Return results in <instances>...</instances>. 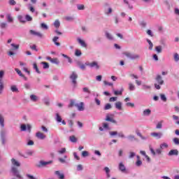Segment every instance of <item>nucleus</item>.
<instances>
[{"instance_id": "obj_1", "label": "nucleus", "mask_w": 179, "mask_h": 179, "mask_svg": "<svg viewBox=\"0 0 179 179\" xmlns=\"http://www.w3.org/2000/svg\"><path fill=\"white\" fill-rule=\"evenodd\" d=\"M20 166V162H19V161L16 160L14 158L11 159V173H13V176H15V177H17V178L22 179V176H20L19 169H17Z\"/></svg>"}, {"instance_id": "obj_2", "label": "nucleus", "mask_w": 179, "mask_h": 179, "mask_svg": "<svg viewBox=\"0 0 179 179\" xmlns=\"http://www.w3.org/2000/svg\"><path fill=\"white\" fill-rule=\"evenodd\" d=\"M0 127L1 130L0 131L1 138H6V129H5V117L2 113H0Z\"/></svg>"}, {"instance_id": "obj_3", "label": "nucleus", "mask_w": 179, "mask_h": 179, "mask_svg": "<svg viewBox=\"0 0 179 179\" xmlns=\"http://www.w3.org/2000/svg\"><path fill=\"white\" fill-rule=\"evenodd\" d=\"M163 85H164V80L160 74H157L155 77V83L154 84L155 89H157V90H160Z\"/></svg>"}, {"instance_id": "obj_4", "label": "nucleus", "mask_w": 179, "mask_h": 179, "mask_svg": "<svg viewBox=\"0 0 179 179\" xmlns=\"http://www.w3.org/2000/svg\"><path fill=\"white\" fill-rule=\"evenodd\" d=\"M123 54L125 55V57L132 60L139 59V58H141V55L138 54H132L129 52H124Z\"/></svg>"}, {"instance_id": "obj_5", "label": "nucleus", "mask_w": 179, "mask_h": 179, "mask_svg": "<svg viewBox=\"0 0 179 179\" xmlns=\"http://www.w3.org/2000/svg\"><path fill=\"white\" fill-rule=\"evenodd\" d=\"M52 160L48 162L41 160L39 161L38 164L36 165V167H37L38 169H41L43 167H45V166H48V164H52Z\"/></svg>"}, {"instance_id": "obj_6", "label": "nucleus", "mask_w": 179, "mask_h": 179, "mask_svg": "<svg viewBox=\"0 0 179 179\" xmlns=\"http://www.w3.org/2000/svg\"><path fill=\"white\" fill-rule=\"evenodd\" d=\"M70 79L71 80V83H73V87H76V85L78 82L76 81V79H78V73L76 72L73 71L72 73L70 75Z\"/></svg>"}, {"instance_id": "obj_7", "label": "nucleus", "mask_w": 179, "mask_h": 179, "mask_svg": "<svg viewBox=\"0 0 179 179\" xmlns=\"http://www.w3.org/2000/svg\"><path fill=\"white\" fill-rule=\"evenodd\" d=\"M20 131L21 132H26V131H31V125L22 124L20 125Z\"/></svg>"}, {"instance_id": "obj_8", "label": "nucleus", "mask_w": 179, "mask_h": 179, "mask_svg": "<svg viewBox=\"0 0 179 179\" xmlns=\"http://www.w3.org/2000/svg\"><path fill=\"white\" fill-rule=\"evenodd\" d=\"M86 66H90V68H96V69H100V66H99V64L97 62H93L92 63L87 62H85Z\"/></svg>"}, {"instance_id": "obj_9", "label": "nucleus", "mask_w": 179, "mask_h": 179, "mask_svg": "<svg viewBox=\"0 0 179 179\" xmlns=\"http://www.w3.org/2000/svg\"><path fill=\"white\" fill-rule=\"evenodd\" d=\"M149 149H150V152H151V154L152 155V156H156V155H162V148H157L155 151L153 148H152V146L150 145Z\"/></svg>"}, {"instance_id": "obj_10", "label": "nucleus", "mask_w": 179, "mask_h": 179, "mask_svg": "<svg viewBox=\"0 0 179 179\" xmlns=\"http://www.w3.org/2000/svg\"><path fill=\"white\" fill-rule=\"evenodd\" d=\"M102 127H99V131H101V132H103V131H110V129H111V128H110V126L108 125V123L107 122H103L102 124Z\"/></svg>"}, {"instance_id": "obj_11", "label": "nucleus", "mask_w": 179, "mask_h": 179, "mask_svg": "<svg viewBox=\"0 0 179 179\" xmlns=\"http://www.w3.org/2000/svg\"><path fill=\"white\" fill-rule=\"evenodd\" d=\"M111 117H113V114L106 115L105 120L108 121V122H112V124H117V120H114Z\"/></svg>"}, {"instance_id": "obj_12", "label": "nucleus", "mask_w": 179, "mask_h": 179, "mask_svg": "<svg viewBox=\"0 0 179 179\" xmlns=\"http://www.w3.org/2000/svg\"><path fill=\"white\" fill-rule=\"evenodd\" d=\"M46 59H48V61H50V62H51L52 64H55V65H59V59H58V58H51L50 57H46Z\"/></svg>"}, {"instance_id": "obj_13", "label": "nucleus", "mask_w": 179, "mask_h": 179, "mask_svg": "<svg viewBox=\"0 0 179 179\" xmlns=\"http://www.w3.org/2000/svg\"><path fill=\"white\" fill-rule=\"evenodd\" d=\"M85 103L83 102H80V103H76L75 106L77 107L78 111H85V106H83Z\"/></svg>"}, {"instance_id": "obj_14", "label": "nucleus", "mask_w": 179, "mask_h": 179, "mask_svg": "<svg viewBox=\"0 0 179 179\" xmlns=\"http://www.w3.org/2000/svg\"><path fill=\"white\" fill-rule=\"evenodd\" d=\"M29 33L32 36H36L37 37H39L40 38H43V34H41L40 32H37L33 29L29 30Z\"/></svg>"}, {"instance_id": "obj_15", "label": "nucleus", "mask_w": 179, "mask_h": 179, "mask_svg": "<svg viewBox=\"0 0 179 179\" xmlns=\"http://www.w3.org/2000/svg\"><path fill=\"white\" fill-rule=\"evenodd\" d=\"M118 169L122 173H125L127 171V167H125V165L122 162L119 163Z\"/></svg>"}, {"instance_id": "obj_16", "label": "nucleus", "mask_w": 179, "mask_h": 179, "mask_svg": "<svg viewBox=\"0 0 179 179\" xmlns=\"http://www.w3.org/2000/svg\"><path fill=\"white\" fill-rule=\"evenodd\" d=\"M151 136H153L154 138H157V139H160L163 136V134L162 132H152L150 134Z\"/></svg>"}, {"instance_id": "obj_17", "label": "nucleus", "mask_w": 179, "mask_h": 179, "mask_svg": "<svg viewBox=\"0 0 179 179\" xmlns=\"http://www.w3.org/2000/svg\"><path fill=\"white\" fill-rule=\"evenodd\" d=\"M178 150L175 149V150H171L168 153V155L169 156H178Z\"/></svg>"}, {"instance_id": "obj_18", "label": "nucleus", "mask_w": 179, "mask_h": 179, "mask_svg": "<svg viewBox=\"0 0 179 179\" xmlns=\"http://www.w3.org/2000/svg\"><path fill=\"white\" fill-rule=\"evenodd\" d=\"M36 138H38V139H41V140L45 139L46 138L45 135L40 131L36 132Z\"/></svg>"}, {"instance_id": "obj_19", "label": "nucleus", "mask_w": 179, "mask_h": 179, "mask_svg": "<svg viewBox=\"0 0 179 179\" xmlns=\"http://www.w3.org/2000/svg\"><path fill=\"white\" fill-rule=\"evenodd\" d=\"M115 107L117 110H119V111H122V102L117 101L115 103Z\"/></svg>"}, {"instance_id": "obj_20", "label": "nucleus", "mask_w": 179, "mask_h": 179, "mask_svg": "<svg viewBox=\"0 0 179 179\" xmlns=\"http://www.w3.org/2000/svg\"><path fill=\"white\" fill-rule=\"evenodd\" d=\"M29 99H30L31 101L36 103V102L38 101L39 98H38V96H37V95L31 94L29 96Z\"/></svg>"}, {"instance_id": "obj_21", "label": "nucleus", "mask_w": 179, "mask_h": 179, "mask_svg": "<svg viewBox=\"0 0 179 179\" xmlns=\"http://www.w3.org/2000/svg\"><path fill=\"white\" fill-rule=\"evenodd\" d=\"M136 135L139 136L142 141H148V139H149V136H143L141 132H136Z\"/></svg>"}, {"instance_id": "obj_22", "label": "nucleus", "mask_w": 179, "mask_h": 179, "mask_svg": "<svg viewBox=\"0 0 179 179\" xmlns=\"http://www.w3.org/2000/svg\"><path fill=\"white\" fill-rule=\"evenodd\" d=\"M105 36L110 41H114V37L111 34L108 33V31H106Z\"/></svg>"}, {"instance_id": "obj_23", "label": "nucleus", "mask_w": 179, "mask_h": 179, "mask_svg": "<svg viewBox=\"0 0 179 179\" xmlns=\"http://www.w3.org/2000/svg\"><path fill=\"white\" fill-rule=\"evenodd\" d=\"M55 174L57 176L59 179H64L65 178V175L64 173H61L59 171H56L55 172Z\"/></svg>"}, {"instance_id": "obj_24", "label": "nucleus", "mask_w": 179, "mask_h": 179, "mask_svg": "<svg viewBox=\"0 0 179 179\" xmlns=\"http://www.w3.org/2000/svg\"><path fill=\"white\" fill-rule=\"evenodd\" d=\"M152 114V110L150 109H145L143 112V117H149Z\"/></svg>"}, {"instance_id": "obj_25", "label": "nucleus", "mask_w": 179, "mask_h": 179, "mask_svg": "<svg viewBox=\"0 0 179 179\" xmlns=\"http://www.w3.org/2000/svg\"><path fill=\"white\" fill-rule=\"evenodd\" d=\"M77 41L79 43L81 47H83L84 48H86V47H87V44H86V42H85V41L80 38H78Z\"/></svg>"}, {"instance_id": "obj_26", "label": "nucleus", "mask_w": 179, "mask_h": 179, "mask_svg": "<svg viewBox=\"0 0 179 179\" xmlns=\"http://www.w3.org/2000/svg\"><path fill=\"white\" fill-rule=\"evenodd\" d=\"M6 17L8 23H12L13 22V17H12V15L10 13L6 14Z\"/></svg>"}, {"instance_id": "obj_27", "label": "nucleus", "mask_w": 179, "mask_h": 179, "mask_svg": "<svg viewBox=\"0 0 179 179\" xmlns=\"http://www.w3.org/2000/svg\"><path fill=\"white\" fill-rule=\"evenodd\" d=\"M0 28L3 30L8 29V23L5 22H0Z\"/></svg>"}, {"instance_id": "obj_28", "label": "nucleus", "mask_w": 179, "mask_h": 179, "mask_svg": "<svg viewBox=\"0 0 179 179\" xmlns=\"http://www.w3.org/2000/svg\"><path fill=\"white\" fill-rule=\"evenodd\" d=\"M10 90L13 93H19V89L17 88V87L16 85H12L10 87Z\"/></svg>"}, {"instance_id": "obj_29", "label": "nucleus", "mask_w": 179, "mask_h": 179, "mask_svg": "<svg viewBox=\"0 0 179 179\" xmlns=\"http://www.w3.org/2000/svg\"><path fill=\"white\" fill-rule=\"evenodd\" d=\"M59 38V37L58 36H55L53 38H52V41L53 43L55 44V45H57V47H59V45H61V43L57 42L58 41V39Z\"/></svg>"}, {"instance_id": "obj_30", "label": "nucleus", "mask_w": 179, "mask_h": 179, "mask_svg": "<svg viewBox=\"0 0 179 179\" xmlns=\"http://www.w3.org/2000/svg\"><path fill=\"white\" fill-rule=\"evenodd\" d=\"M127 139H128V141H129V142H134V141H136V138L132 134L129 135L127 136Z\"/></svg>"}, {"instance_id": "obj_31", "label": "nucleus", "mask_w": 179, "mask_h": 179, "mask_svg": "<svg viewBox=\"0 0 179 179\" xmlns=\"http://www.w3.org/2000/svg\"><path fill=\"white\" fill-rule=\"evenodd\" d=\"M70 142H72V143H76L78 142V138L75 136H71L69 137Z\"/></svg>"}, {"instance_id": "obj_32", "label": "nucleus", "mask_w": 179, "mask_h": 179, "mask_svg": "<svg viewBox=\"0 0 179 179\" xmlns=\"http://www.w3.org/2000/svg\"><path fill=\"white\" fill-rule=\"evenodd\" d=\"M123 92H124V88H121V90L120 91L114 90L113 93L115 96H121Z\"/></svg>"}, {"instance_id": "obj_33", "label": "nucleus", "mask_w": 179, "mask_h": 179, "mask_svg": "<svg viewBox=\"0 0 179 179\" xmlns=\"http://www.w3.org/2000/svg\"><path fill=\"white\" fill-rule=\"evenodd\" d=\"M55 120L57 122H62V117H61L59 113H56Z\"/></svg>"}, {"instance_id": "obj_34", "label": "nucleus", "mask_w": 179, "mask_h": 179, "mask_svg": "<svg viewBox=\"0 0 179 179\" xmlns=\"http://www.w3.org/2000/svg\"><path fill=\"white\" fill-rule=\"evenodd\" d=\"M17 19L20 23H26V20H24V17H22V15H18Z\"/></svg>"}, {"instance_id": "obj_35", "label": "nucleus", "mask_w": 179, "mask_h": 179, "mask_svg": "<svg viewBox=\"0 0 179 179\" xmlns=\"http://www.w3.org/2000/svg\"><path fill=\"white\" fill-rule=\"evenodd\" d=\"M136 87H135V85L132 84V83H129V90H130V92H134V90H135Z\"/></svg>"}, {"instance_id": "obj_36", "label": "nucleus", "mask_w": 179, "mask_h": 179, "mask_svg": "<svg viewBox=\"0 0 179 179\" xmlns=\"http://www.w3.org/2000/svg\"><path fill=\"white\" fill-rule=\"evenodd\" d=\"M25 21L26 22H32L33 21V17L30 16V15H25Z\"/></svg>"}, {"instance_id": "obj_37", "label": "nucleus", "mask_w": 179, "mask_h": 179, "mask_svg": "<svg viewBox=\"0 0 179 179\" xmlns=\"http://www.w3.org/2000/svg\"><path fill=\"white\" fill-rule=\"evenodd\" d=\"M78 66H80V69H82L83 71H85V69H86V64H82L80 62H78Z\"/></svg>"}, {"instance_id": "obj_38", "label": "nucleus", "mask_w": 179, "mask_h": 179, "mask_svg": "<svg viewBox=\"0 0 179 179\" xmlns=\"http://www.w3.org/2000/svg\"><path fill=\"white\" fill-rule=\"evenodd\" d=\"M54 26L56 29H59V26H61V22H59V20H56L54 22Z\"/></svg>"}, {"instance_id": "obj_39", "label": "nucleus", "mask_w": 179, "mask_h": 179, "mask_svg": "<svg viewBox=\"0 0 179 179\" xmlns=\"http://www.w3.org/2000/svg\"><path fill=\"white\" fill-rule=\"evenodd\" d=\"M64 19L67 22H73V20H75V18L72 16H66L64 17Z\"/></svg>"}, {"instance_id": "obj_40", "label": "nucleus", "mask_w": 179, "mask_h": 179, "mask_svg": "<svg viewBox=\"0 0 179 179\" xmlns=\"http://www.w3.org/2000/svg\"><path fill=\"white\" fill-rule=\"evenodd\" d=\"M43 103L45 106H50V98H48V97L44 98Z\"/></svg>"}, {"instance_id": "obj_41", "label": "nucleus", "mask_w": 179, "mask_h": 179, "mask_svg": "<svg viewBox=\"0 0 179 179\" xmlns=\"http://www.w3.org/2000/svg\"><path fill=\"white\" fill-rule=\"evenodd\" d=\"M124 3H126V5L128 6L129 9H134V6L131 4H129V1L128 0H123Z\"/></svg>"}, {"instance_id": "obj_42", "label": "nucleus", "mask_w": 179, "mask_h": 179, "mask_svg": "<svg viewBox=\"0 0 179 179\" xmlns=\"http://www.w3.org/2000/svg\"><path fill=\"white\" fill-rule=\"evenodd\" d=\"M33 65H34V69H35L36 73H38V74L41 73V72L40 70L38 69V67L37 66V64L34 63Z\"/></svg>"}, {"instance_id": "obj_43", "label": "nucleus", "mask_w": 179, "mask_h": 179, "mask_svg": "<svg viewBox=\"0 0 179 179\" xmlns=\"http://www.w3.org/2000/svg\"><path fill=\"white\" fill-rule=\"evenodd\" d=\"M157 129H162L163 128V121L159 122L156 126Z\"/></svg>"}, {"instance_id": "obj_44", "label": "nucleus", "mask_w": 179, "mask_h": 179, "mask_svg": "<svg viewBox=\"0 0 179 179\" xmlns=\"http://www.w3.org/2000/svg\"><path fill=\"white\" fill-rule=\"evenodd\" d=\"M111 108H113V106L110 103H106L103 108L105 110H111Z\"/></svg>"}, {"instance_id": "obj_45", "label": "nucleus", "mask_w": 179, "mask_h": 179, "mask_svg": "<svg viewBox=\"0 0 179 179\" xmlns=\"http://www.w3.org/2000/svg\"><path fill=\"white\" fill-rule=\"evenodd\" d=\"M77 8L78 10H85V5L83 4H78Z\"/></svg>"}, {"instance_id": "obj_46", "label": "nucleus", "mask_w": 179, "mask_h": 179, "mask_svg": "<svg viewBox=\"0 0 179 179\" xmlns=\"http://www.w3.org/2000/svg\"><path fill=\"white\" fill-rule=\"evenodd\" d=\"M42 65H43V69H48L50 68V64L45 62H41Z\"/></svg>"}, {"instance_id": "obj_47", "label": "nucleus", "mask_w": 179, "mask_h": 179, "mask_svg": "<svg viewBox=\"0 0 179 179\" xmlns=\"http://www.w3.org/2000/svg\"><path fill=\"white\" fill-rule=\"evenodd\" d=\"M173 59H174L175 62H178V61H179V55H178V53H175L173 55Z\"/></svg>"}, {"instance_id": "obj_48", "label": "nucleus", "mask_w": 179, "mask_h": 179, "mask_svg": "<svg viewBox=\"0 0 179 179\" xmlns=\"http://www.w3.org/2000/svg\"><path fill=\"white\" fill-rule=\"evenodd\" d=\"M147 42L149 44V50H153V43H152V41L150 40H149L148 38H147Z\"/></svg>"}, {"instance_id": "obj_49", "label": "nucleus", "mask_w": 179, "mask_h": 179, "mask_svg": "<svg viewBox=\"0 0 179 179\" xmlns=\"http://www.w3.org/2000/svg\"><path fill=\"white\" fill-rule=\"evenodd\" d=\"M159 148H160V149H164V148H169V145L167 144V143H163L160 144Z\"/></svg>"}, {"instance_id": "obj_50", "label": "nucleus", "mask_w": 179, "mask_h": 179, "mask_svg": "<svg viewBox=\"0 0 179 179\" xmlns=\"http://www.w3.org/2000/svg\"><path fill=\"white\" fill-rule=\"evenodd\" d=\"M41 29H43V30H48V26L45 24V23H41Z\"/></svg>"}, {"instance_id": "obj_51", "label": "nucleus", "mask_w": 179, "mask_h": 179, "mask_svg": "<svg viewBox=\"0 0 179 179\" xmlns=\"http://www.w3.org/2000/svg\"><path fill=\"white\" fill-rule=\"evenodd\" d=\"M28 8H29L30 12H31L32 13H34V12L36 11V10L34 9V7H33V6H31V4H29Z\"/></svg>"}, {"instance_id": "obj_52", "label": "nucleus", "mask_w": 179, "mask_h": 179, "mask_svg": "<svg viewBox=\"0 0 179 179\" xmlns=\"http://www.w3.org/2000/svg\"><path fill=\"white\" fill-rule=\"evenodd\" d=\"M75 55L76 57H80V55H82V52L80 50H76L75 52Z\"/></svg>"}, {"instance_id": "obj_53", "label": "nucleus", "mask_w": 179, "mask_h": 179, "mask_svg": "<svg viewBox=\"0 0 179 179\" xmlns=\"http://www.w3.org/2000/svg\"><path fill=\"white\" fill-rule=\"evenodd\" d=\"M73 106H75V101L71 100L70 103L68 106V108H72V107H73Z\"/></svg>"}, {"instance_id": "obj_54", "label": "nucleus", "mask_w": 179, "mask_h": 179, "mask_svg": "<svg viewBox=\"0 0 179 179\" xmlns=\"http://www.w3.org/2000/svg\"><path fill=\"white\" fill-rule=\"evenodd\" d=\"M136 167H141V166H142V161L141 159H137L136 162Z\"/></svg>"}, {"instance_id": "obj_55", "label": "nucleus", "mask_w": 179, "mask_h": 179, "mask_svg": "<svg viewBox=\"0 0 179 179\" xmlns=\"http://www.w3.org/2000/svg\"><path fill=\"white\" fill-rule=\"evenodd\" d=\"M109 135L110 136H115L118 135V131H110Z\"/></svg>"}, {"instance_id": "obj_56", "label": "nucleus", "mask_w": 179, "mask_h": 179, "mask_svg": "<svg viewBox=\"0 0 179 179\" xmlns=\"http://www.w3.org/2000/svg\"><path fill=\"white\" fill-rule=\"evenodd\" d=\"M57 152L59 155H64V153H65L66 152V149L65 148H63Z\"/></svg>"}, {"instance_id": "obj_57", "label": "nucleus", "mask_w": 179, "mask_h": 179, "mask_svg": "<svg viewBox=\"0 0 179 179\" xmlns=\"http://www.w3.org/2000/svg\"><path fill=\"white\" fill-rule=\"evenodd\" d=\"M155 50L157 52H158V54H160V52H162V45L157 46L155 48Z\"/></svg>"}, {"instance_id": "obj_58", "label": "nucleus", "mask_w": 179, "mask_h": 179, "mask_svg": "<svg viewBox=\"0 0 179 179\" xmlns=\"http://www.w3.org/2000/svg\"><path fill=\"white\" fill-rule=\"evenodd\" d=\"M160 97L162 101H167V98L166 97V95H164V94H161Z\"/></svg>"}, {"instance_id": "obj_59", "label": "nucleus", "mask_w": 179, "mask_h": 179, "mask_svg": "<svg viewBox=\"0 0 179 179\" xmlns=\"http://www.w3.org/2000/svg\"><path fill=\"white\" fill-rule=\"evenodd\" d=\"M89 156V152L87 151H83L82 152V157H87Z\"/></svg>"}, {"instance_id": "obj_60", "label": "nucleus", "mask_w": 179, "mask_h": 179, "mask_svg": "<svg viewBox=\"0 0 179 179\" xmlns=\"http://www.w3.org/2000/svg\"><path fill=\"white\" fill-rule=\"evenodd\" d=\"M151 88L150 85H143V90H149Z\"/></svg>"}, {"instance_id": "obj_61", "label": "nucleus", "mask_w": 179, "mask_h": 179, "mask_svg": "<svg viewBox=\"0 0 179 179\" xmlns=\"http://www.w3.org/2000/svg\"><path fill=\"white\" fill-rule=\"evenodd\" d=\"M11 47H13V50H19V45L11 43Z\"/></svg>"}, {"instance_id": "obj_62", "label": "nucleus", "mask_w": 179, "mask_h": 179, "mask_svg": "<svg viewBox=\"0 0 179 179\" xmlns=\"http://www.w3.org/2000/svg\"><path fill=\"white\" fill-rule=\"evenodd\" d=\"M8 3L12 6H15V5H16V1L15 0H9Z\"/></svg>"}, {"instance_id": "obj_63", "label": "nucleus", "mask_w": 179, "mask_h": 179, "mask_svg": "<svg viewBox=\"0 0 179 179\" xmlns=\"http://www.w3.org/2000/svg\"><path fill=\"white\" fill-rule=\"evenodd\" d=\"M15 72L19 75V76H24L23 73H22V71L19 70L18 69H15Z\"/></svg>"}, {"instance_id": "obj_64", "label": "nucleus", "mask_w": 179, "mask_h": 179, "mask_svg": "<svg viewBox=\"0 0 179 179\" xmlns=\"http://www.w3.org/2000/svg\"><path fill=\"white\" fill-rule=\"evenodd\" d=\"M173 143H175V145H179V138H173Z\"/></svg>"}]
</instances>
